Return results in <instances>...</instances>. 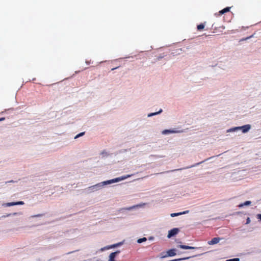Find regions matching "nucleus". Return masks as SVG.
Segmentation results:
<instances>
[{"label":"nucleus","mask_w":261,"mask_h":261,"mask_svg":"<svg viewBox=\"0 0 261 261\" xmlns=\"http://www.w3.org/2000/svg\"><path fill=\"white\" fill-rule=\"evenodd\" d=\"M251 128L250 124H246L241 126H236L228 129L226 130L227 134L226 136L235 137L240 135V132L241 131L242 133H247Z\"/></svg>","instance_id":"obj_1"},{"label":"nucleus","mask_w":261,"mask_h":261,"mask_svg":"<svg viewBox=\"0 0 261 261\" xmlns=\"http://www.w3.org/2000/svg\"><path fill=\"white\" fill-rule=\"evenodd\" d=\"M130 176H131V175H123V176L118 177L112 179H110V180H108L107 181H104L99 182L98 184L94 185V186L95 187V189L97 191L102 189L104 187V186H105L106 185H110V184H112L113 183L121 181L122 180H125V179L128 178V177H129Z\"/></svg>","instance_id":"obj_2"},{"label":"nucleus","mask_w":261,"mask_h":261,"mask_svg":"<svg viewBox=\"0 0 261 261\" xmlns=\"http://www.w3.org/2000/svg\"><path fill=\"white\" fill-rule=\"evenodd\" d=\"M218 67L224 70H228L230 67V63L228 61H221L218 64Z\"/></svg>","instance_id":"obj_3"},{"label":"nucleus","mask_w":261,"mask_h":261,"mask_svg":"<svg viewBox=\"0 0 261 261\" xmlns=\"http://www.w3.org/2000/svg\"><path fill=\"white\" fill-rule=\"evenodd\" d=\"M24 204L23 201H18V202H8L4 203L2 204L3 206H11L17 205H23Z\"/></svg>","instance_id":"obj_4"},{"label":"nucleus","mask_w":261,"mask_h":261,"mask_svg":"<svg viewBox=\"0 0 261 261\" xmlns=\"http://www.w3.org/2000/svg\"><path fill=\"white\" fill-rule=\"evenodd\" d=\"M179 232V229L177 228H173L168 231V234L167 235L168 238H171V237L175 236Z\"/></svg>","instance_id":"obj_5"},{"label":"nucleus","mask_w":261,"mask_h":261,"mask_svg":"<svg viewBox=\"0 0 261 261\" xmlns=\"http://www.w3.org/2000/svg\"><path fill=\"white\" fill-rule=\"evenodd\" d=\"M176 255L175 249H171L168 250L166 254L162 256V258L166 257L167 256H173Z\"/></svg>","instance_id":"obj_6"},{"label":"nucleus","mask_w":261,"mask_h":261,"mask_svg":"<svg viewBox=\"0 0 261 261\" xmlns=\"http://www.w3.org/2000/svg\"><path fill=\"white\" fill-rule=\"evenodd\" d=\"M95 191H96V190L94 185L90 186L85 189V192L88 194Z\"/></svg>","instance_id":"obj_7"},{"label":"nucleus","mask_w":261,"mask_h":261,"mask_svg":"<svg viewBox=\"0 0 261 261\" xmlns=\"http://www.w3.org/2000/svg\"><path fill=\"white\" fill-rule=\"evenodd\" d=\"M119 253V251H117L116 252L111 253L109 255L108 261H115V257H116V255Z\"/></svg>","instance_id":"obj_8"},{"label":"nucleus","mask_w":261,"mask_h":261,"mask_svg":"<svg viewBox=\"0 0 261 261\" xmlns=\"http://www.w3.org/2000/svg\"><path fill=\"white\" fill-rule=\"evenodd\" d=\"M177 132L173 129H165L162 132L163 135H168L171 134L176 133Z\"/></svg>","instance_id":"obj_9"},{"label":"nucleus","mask_w":261,"mask_h":261,"mask_svg":"<svg viewBox=\"0 0 261 261\" xmlns=\"http://www.w3.org/2000/svg\"><path fill=\"white\" fill-rule=\"evenodd\" d=\"M44 216V214H38L37 215H31L29 218L28 219L30 221H33V219L36 218H41Z\"/></svg>","instance_id":"obj_10"},{"label":"nucleus","mask_w":261,"mask_h":261,"mask_svg":"<svg viewBox=\"0 0 261 261\" xmlns=\"http://www.w3.org/2000/svg\"><path fill=\"white\" fill-rule=\"evenodd\" d=\"M221 239L220 238H214L211 241L208 242L209 245H212L218 243Z\"/></svg>","instance_id":"obj_11"},{"label":"nucleus","mask_w":261,"mask_h":261,"mask_svg":"<svg viewBox=\"0 0 261 261\" xmlns=\"http://www.w3.org/2000/svg\"><path fill=\"white\" fill-rule=\"evenodd\" d=\"M179 248L183 249H194L196 248L194 247H191L186 245H180L178 246Z\"/></svg>","instance_id":"obj_12"},{"label":"nucleus","mask_w":261,"mask_h":261,"mask_svg":"<svg viewBox=\"0 0 261 261\" xmlns=\"http://www.w3.org/2000/svg\"><path fill=\"white\" fill-rule=\"evenodd\" d=\"M122 244H123V242H119V243H117V244H113V245H109V246H110V248L112 249V248H116V247H119V246L122 245Z\"/></svg>","instance_id":"obj_13"},{"label":"nucleus","mask_w":261,"mask_h":261,"mask_svg":"<svg viewBox=\"0 0 261 261\" xmlns=\"http://www.w3.org/2000/svg\"><path fill=\"white\" fill-rule=\"evenodd\" d=\"M22 215V212H15V213H10V214H8L6 215V217H9V216H18V215Z\"/></svg>","instance_id":"obj_14"},{"label":"nucleus","mask_w":261,"mask_h":261,"mask_svg":"<svg viewBox=\"0 0 261 261\" xmlns=\"http://www.w3.org/2000/svg\"><path fill=\"white\" fill-rule=\"evenodd\" d=\"M230 8V7H227V8H225V9L221 10L220 12H219V13L221 14V15H222L223 14H224L226 12H227L229 11Z\"/></svg>","instance_id":"obj_15"},{"label":"nucleus","mask_w":261,"mask_h":261,"mask_svg":"<svg viewBox=\"0 0 261 261\" xmlns=\"http://www.w3.org/2000/svg\"><path fill=\"white\" fill-rule=\"evenodd\" d=\"M251 203V202L250 201H246V202H245L244 203L239 204V206L240 207H243V206H247V205H250Z\"/></svg>","instance_id":"obj_16"},{"label":"nucleus","mask_w":261,"mask_h":261,"mask_svg":"<svg viewBox=\"0 0 261 261\" xmlns=\"http://www.w3.org/2000/svg\"><path fill=\"white\" fill-rule=\"evenodd\" d=\"M162 111V110H161L159 112H155V113H150L148 115V117H151L152 116H154V115H158L160 113H161V112Z\"/></svg>","instance_id":"obj_17"},{"label":"nucleus","mask_w":261,"mask_h":261,"mask_svg":"<svg viewBox=\"0 0 261 261\" xmlns=\"http://www.w3.org/2000/svg\"><path fill=\"white\" fill-rule=\"evenodd\" d=\"M147 240V239L145 237L139 239L137 240V242L138 243H141L142 242H145Z\"/></svg>","instance_id":"obj_18"},{"label":"nucleus","mask_w":261,"mask_h":261,"mask_svg":"<svg viewBox=\"0 0 261 261\" xmlns=\"http://www.w3.org/2000/svg\"><path fill=\"white\" fill-rule=\"evenodd\" d=\"M180 215H181V213H171L170 214V216L171 217H176V216H180Z\"/></svg>","instance_id":"obj_19"},{"label":"nucleus","mask_w":261,"mask_h":261,"mask_svg":"<svg viewBox=\"0 0 261 261\" xmlns=\"http://www.w3.org/2000/svg\"><path fill=\"white\" fill-rule=\"evenodd\" d=\"M109 249H110L109 245V246H105V247H104L101 248L100 249V251H101V252H102V251H105V250H109Z\"/></svg>","instance_id":"obj_20"},{"label":"nucleus","mask_w":261,"mask_h":261,"mask_svg":"<svg viewBox=\"0 0 261 261\" xmlns=\"http://www.w3.org/2000/svg\"><path fill=\"white\" fill-rule=\"evenodd\" d=\"M84 134H85L84 132H82V133H81L77 134V135H76L74 137V139H76L79 138L80 137H81V136H83Z\"/></svg>","instance_id":"obj_21"},{"label":"nucleus","mask_w":261,"mask_h":261,"mask_svg":"<svg viewBox=\"0 0 261 261\" xmlns=\"http://www.w3.org/2000/svg\"><path fill=\"white\" fill-rule=\"evenodd\" d=\"M204 28V25L203 24H200L197 26V29L199 30L203 29Z\"/></svg>","instance_id":"obj_22"},{"label":"nucleus","mask_w":261,"mask_h":261,"mask_svg":"<svg viewBox=\"0 0 261 261\" xmlns=\"http://www.w3.org/2000/svg\"><path fill=\"white\" fill-rule=\"evenodd\" d=\"M226 261H240V259L239 258H235L233 259H227Z\"/></svg>","instance_id":"obj_23"},{"label":"nucleus","mask_w":261,"mask_h":261,"mask_svg":"<svg viewBox=\"0 0 261 261\" xmlns=\"http://www.w3.org/2000/svg\"><path fill=\"white\" fill-rule=\"evenodd\" d=\"M256 217L261 221V214H257Z\"/></svg>","instance_id":"obj_24"},{"label":"nucleus","mask_w":261,"mask_h":261,"mask_svg":"<svg viewBox=\"0 0 261 261\" xmlns=\"http://www.w3.org/2000/svg\"><path fill=\"white\" fill-rule=\"evenodd\" d=\"M188 213H189L188 211H184L183 212H180V213H181V215L186 214H187Z\"/></svg>","instance_id":"obj_25"},{"label":"nucleus","mask_w":261,"mask_h":261,"mask_svg":"<svg viewBox=\"0 0 261 261\" xmlns=\"http://www.w3.org/2000/svg\"><path fill=\"white\" fill-rule=\"evenodd\" d=\"M250 219L249 218H248L247 219V222H246V224H249L250 222Z\"/></svg>","instance_id":"obj_26"},{"label":"nucleus","mask_w":261,"mask_h":261,"mask_svg":"<svg viewBox=\"0 0 261 261\" xmlns=\"http://www.w3.org/2000/svg\"><path fill=\"white\" fill-rule=\"evenodd\" d=\"M203 162H204V161H203ZM201 163H202V162H200V163H197V164H196L195 165H192V166H191V167H195V166H196V165H199V164H201Z\"/></svg>","instance_id":"obj_27"},{"label":"nucleus","mask_w":261,"mask_h":261,"mask_svg":"<svg viewBox=\"0 0 261 261\" xmlns=\"http://www.w3.org/2000/svg\"><path fill=\"white\" fill-rule=\"evenodd\" d=\"M181 170V169H178L172 170V171H178V170Z\"/></svg>","instance_id":"obj_28"},{"label":"nucleus","mask_w":261,"mask_h":261,"mask_svg":"<svg viewBox=\"0 0 261 261\" xmlns=\"http://www.w3.org/2000/svg\"><path fill=\"white\" fill-rule=\"evenodd\" d=\"M4 119H5L4 118H1L0 121L3 120H4Z\"/></svg>","instance_id":"obj_29"}]
</instances>
